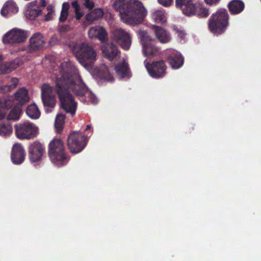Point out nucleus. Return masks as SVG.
<instances>
[{
	"instance_id": "1",
	"label": "nucleus",
	"mask_w": 261,
	"mask_h": 261,
	"mask_svg": "<svg viewBox=\"0 0 261 261\" xmlns=\"http://www.w3.org/2000/svg\"><path fill=\"white\" fill-rule=\"evenodd\" d=\"M59 68L61 76L56 78L55 89L61 102V107L66 112L73 116L77 105L69 90L77 96H83L87 92L88 88L72 62H64Z\"/></svg>"
},
{
	"instance_id": "2",
	"label": "nucleus",
	"mask_w": 261,
	"mask_h": 261,
	"mask_svg": "<svg viewBox=\"0 0 261 261\" xmlns=\"http://www.w3.org/2000/svg\"><path fill=\"white\" fill-rule=\"evenodd\" d=\"M115 9L119 12L122 21L132 25L141 23L146 14L142 3L138 0L125 1Z\"/></svg>"
},
{
	"instance_id": "3",
	"label": "nucleus",
	"mask_w": 261,
	"mask_h": 261,
	"mask_svg": "<svg viewBox=\"0 0 261 261\" xmlns=\"http://www.w3.org/2000/svg\"><path fill=\"white\" fill-rule=\"evenodd\" d=\"M72 50L78 62L86 69L93 68L97 53L91 45L87 43H76Z\"/></svg>"
},
{
	"instance_id": "4",
	"label": "nucleus",
	"mask_w": 261,
	"mask_h": 261,
	"mask_svg": "<svg viewBox=\"0 0 261 261\" xmlns=\"http://www.w3.org/2000/svg\"><path fill=\"white\" fill-rule=\"evenodd\" d=\"M229 16L225 8H219L213 13L207 21L208 29L214 35L224 34L229 25Z\"/></svg>"
},
{
	"instance_id": "5",
	"label": "nucleus",
	"mask_w": 261,
	"mask_h": 261,
	"mask_svg": "<svg viewBox=\"0 0 261 261\" xmlns=\"http://www.w3.org/2000/svg\"><path fill=\"white\" fill-rule=\"evenodd\" d=\"M175 6L187 16H197L205 18L210 14L208 9L202 4L196 3L195 0H175Z\"/></svg>"
},
{
	"instance_id": "6",
	"label": "nucleus",
	"mask_w": 261,
	"mask_h": 261,
	"mask_svg": "<svg viewBox=\"0 0 261 261\" xmlns=\"http://www.w3.org/2000/svg\"><path fill=\"white\" fill-rule=\"evenodd\" d=\"M48 155L53 163L61 167L66 165L69 161L63 141L54 139L49 144Z\"/></svg>"
},
{
	"instance_id": "7",
	"label": "nucleus",
	"mask_w": 261,
	"mask_h": 261,
	"mask_svg": "<svg viewBox=\"0 0 261 261\" xmlns=\"http://www.w3.org/2000/svg\"><path fill=\"white\" fill-rule=\"evenodd\" d=\"M87 142V135L80 132H73L67 138V145L71 153L76 154L85 148Z\"/></svg>"
},
{
	"instance_id": "8",
	"label": "nucleus",
	"mask_w": 261,
	"mask_h": 261,
	"mask_svg": "<svg viewBox=\"0 0 261 261\" xmlns=\"http://www.w3.org/2000/svg\"><path fill=\"white\" fill-rule=\"evenodd\" d=\"M142 51L144 56L150 58L160 54V48L155 45V41L148 36L147 32L141 33Z\"/></svg>"
},
{
	"instance_id": "9",
	"label": "nucleus",
	"mask_w": 261,
	"mask_h": 261,
	"mask_svg": "<svg viewBox=\"0 0 261 261\" xmlns=\"http://www.w3.org/2000/svg\"><path fill=\"white\" fill-rule=\"evenodd\" d=\"M15 134L20 139H31L37 134L38 128L31 122H27L15 125Z\"/></svg>"
},
{
	"instance_id": "10",
	"label": "nucleus",
	"mask_w": 261,
	"mask_h": 261,
	"mask_svg": "<svg viewBox=\"0 0 261 261\" xmlns=\"http://www.w3.org/2000/svg\"><path fill=\"white\" fill-rule=\"evenodd\" d=\"M111 37L124 50H128L132 44L130 35L124 29L116 28L112 29Z\"/></svg>"
},
{
	"instance_id": "11",
	"label": "nucleus",
	"mask_w": 261,
	"mask_h": 261,
	"mask_svg": "<svg viewBox=\"0 0 261 261\" xmlns=\"http://www.w3.org/2000/svg\"><path fill=\"white\" fill-rule=\"evenodd\" d=\"M27 38L26 31L18 29L13 28L6 33L3 38L4 44H14L24 42Z\"/></svg>"
},
{
	"instance_id": "12",
	"label": "nucleus",
	"mask_w": 261,
	"mask_h": 261,
	"mask_svg": "<svg viewBox=\"0 0 261 261\" xmlns=\"http://www.w3.org/2000/svg\"><path fill=\"white\" fill-rule=\"evenodd\" d=\"M53 90V87L47 84H44L41 87V99L47 112L50 111L47 108H53L56 105V95Z\"/></svg>"
},
{
	"instance_id": "13",
	"label": "nucleus",
	"mask_w": 261,
	"mask_h": 261,
	"mask_svg": "<svg viewBox=\"0 0 261 261\" xmlns=\"http://www.w3.org/2000/svg\"><path fill=\"white\" fill-rule=\"evenodd\" d=\"M144 64L149 75L152 77L159 79L165 76L167 66L163 60L154 61L151 64L146 63L145 60Z\"/></svg>"
},
{
	"instance_id": "14",
	"label": "nucleus",
	"mask_w": 261,
	"mask_h": 261,
	"mask_svg": "<svg viewBox=\"0 0 261 261\" xmlns=\"http://www.w3.org/2000/svg\"><path fill=\"white\" fill-rule=\"evenodd\" d=\"M29 157L31 162L40 161L45 154L44 146L38 141H35L31 144L29 147Z\"/></svg>"
},
{
	"instance_id": "15",
	"label": "nucleus",
	"mask_w": 261,
	"mask_h": 261,
	"mask_svg": "<svg viewBox=\"0 0 261 261\" xmlns=\"http://www.w3.org/2000/svg\"><path fill=\"white\" fill-rule=\"evenodd\" d=\"M45 44L43 36L40 33L34 34L29 39V45L26 50L27 52L32 53L41 49Z\"/></svg>"
},
{
	"instance_id": "16",
	"label": "nucleus",
	"mask_w": 261,
	"mask_h": 261,
	"mask_svg": "<svg viewBox=\"0 0 261 261\" xmlns=\"http://www.w3.org/2000/svg\"><path fill=\"white\" fill-rule=\"evenodd\" d=\"M103 56L112 61L115 59L120 51L117 46L112 42L103 44L101 47Z\"/></svg>"
},
{
	"instance_id": "17",
	"label": "nucleus",
	"mask_w": 261,
	"mask_h": 261,
	"mask_svg": "<svg viewBox=\"0 0 261 261\" xmlns=\"http://www.w3.org/2000/svg\"><path fill=\"white\" fill-rule=\"evenodd\" d=\"M25 151L21 144L15 143L14 144L11 151V158L12 162L16 165H19L23 163L25 159Z\"/></svg>"
},
{
	"instance_id": "18",
	"label": "nucleus",
	"mask_w": 261,
	"mask_h": 261,
	"mask_svg": "<svg viewBox=\"0 0 261 261\" xmlns=\"http://www.w3.org/2000/svg\"><path fill=\"white\" fill-rule=\"evenodd\" d=\"M167 62L172 69H177L181 67L184 63V58L177 51H172L167 56Z\"/></svg>"
},
{
	"instance_id": "19",
	"label": "nucleus",
	"mask_w": 261,
	"mask_h": 261,
	"mask_svg": "<svg viewBox=\"0 0 261 261\" xmlns=\"http://www.w3.org/2000/svg\"><path fill=\"white\" fill-rule=\"evenodd\" d=\"M152 29L156 39L161 43H167L171 40L170 33L162 27L153 25Z\"/></svg>"
},
{
	"instance_id": "20",
	"label": "nucleus",
	"mask_w": 261,
	"mask_h": 261,
	"mask_svg": "<svg viewBox=\"0 0 261 261\" xmlns=\"http://www.w3.org/2000/svg\"><path fill=\"white\" fill-rule=\"evenodd\" d=\"M227 7L231 15H237L244 10L245 4L241 0H232L228 4Z\"/></svg>"
},
{
	"instance_id": "21",
	"label": "nucleus",
	"mask_w": 261,
	"mask_h": 261,
	"mask_svg": "<svg viewBox=\"0 0 261 261\" xmlns=\"http://www.w3.org/2000/svg\"><path fill=\"white\" fill-rule=\"evenodd\" d=\"M18 11V8L16 3L13 1H8L5 3L3 7L1 13L4 16H7L8 15L16 13Z\"/></svg>"
},
{
	"instance_id": "22",
	"label": "nucleus",
	"mask_w": 261,
	"mask_h": 261,
	"mask_svg": "<svg viewBox=\"0 0 261 261\" xmlns=\"http://www.w3.org/2000/svg\"><path fill=\"white\" fill-rule=\"evenodd\" d=\"M116 72L121 78H124L130 75V71L128 64L125 60L118 63L115 67Z\"/></svg>"
},
{
	"instance_id": "23",
	"label": "nucleus",
	"mask_w": 261,
	"mask_h": 261,
	"mask_svg": "<svg viewBox=\"0 0 261 261\" xmlns=\"http://www.w3.org/2000/svg\"><path fill=\"white\" fill-rule=\"evenodd\" d=\"M15 97L16 100L18 101L17 104L22 106L28 102L30 98L28 96V90L25 88H21L19 89L15 93Z\"/></svg>"
},
{
	"instance_id": "24",
	"label": "nucleus",
	"mask_w": 261,
	"mask_h": 261,
	"mask_svg": "<svg viewBox=\"0 0 261 261\" xmlns=\"http://www.w3.org/2000/svg\"><path fill=\"white\" fill-rule=\"evenodd\" d=\"M19 66L18 61L14 60L11 62L4 63L0 65V71L3 73H8L16 69Z\"/></svg>"
},
{
	"instance_id": "25",
	"label": "nucleus",
	"mask_w": 261,
	"mask_h": 261,
	"mask_svg": "<svg viewBox=\"0 0 261 261\" xmlns=\"http://www.w3.org/2000/svg\"><path fill=\"white\" fill-rule=\"evenodd\" d=\"M97 76L100 80L111 82H113L114 80L113 76L110 73L108 67L106 66H102L100 67L97 71Z\"/></svg>"
},
{
	"instance_id": "26",
	"label": "nucleus",
	"mask_w": 261,
	"mask_h": 261,
	"mask_svg": "<svg viewBox=\"0 0 261 261\" xmlns=\"http://www.w3.org/2000/svg\"><path fill=\"white\" fill-rule=\"evenodd\" d=\"M27 116L32 119H38L40 116V112L35 103L30 105L25 110Z\"/></svg>"
},
{
	"instance_id": "27",
	"label": "nucleus",
	"mask_w": 261,
	"mask_h": 261,
	"mask_svg": "<svg viewBox=\"0 0 261 261\" xmlns=\"http://www.w3.org/2000/svg\"><path fill=\"white\" fill-rule=\"evenodd\" d=\"M103 15V12L101 9H95L86 15V19L88 21H93L101 18Z\"/></svg>"
},
{
	"instance_id": "28",
	"label": "nucleus",
	"mask_w": 261,
	"mask_h": 261,
	"mask_svg": "<svg viewBox=\"0 0 261 261\" xmlns=\"http://www.w3.org/2000/svg\"><path fill=\"white\" fill-rule=\"evenodd\" d=\"M12 126L9 122H0L1 136H9L12 133Z\"/></svg>"
},
{
	"instance_id": "29",
	"label": "nucleus",
	"mask_w": 261,
	"mask_h": 261,
	"mask_svg": "<svg viewBox=\"0 0 261 261\" xmlns=\"http://www.w3.org/2000/svg\"><path fill=\"white\" fill-rule=\"evenodd\" d=\"M42 10L39 8L28 7L25 11V15L27 18L34 20L37 17L41 14Z\"/></svg>"
},
{
	"instance_id": "30",
	"label": "nucleus",
	"mask_w": 261,
	"mask_h": 261,
	"mask_svg": "<svg viewBox=\"0 0 261 261\" xmlns=\"http://www.w3.org/2000/svg\"><path fill=\"white\" fill-rule=\"evenodd\" d=\"M21 112L22 110L20 107L16 106L10 111L7 118L8 120H18L19 119Z\"/></svg>"
},
{
	"instance_id": "31",
	"label": "nucleus",
	"mask_w": 261,
	"mask_h": 261,
	"mask_svg": "<svg viewBox=\"0 0 261 261\" xmlns=\"http://www.w3.org/2000/svg\"><path fill=\"white\" fill-rule=\"evenodd\" d=\"M11 84L3 85L0 87V93H5L15 88L18 85V80L17 78H12Z\"/></svg>"
},
{
	"instance_id": "32",
	"label": "nucleus",
	"mask_w": 261,
	"mask_h": 261,
	"mask_svg": "<svg viewBox=\"0 0 261 261\" xmlns=\"http://www.w3.org/2000/svg\"><path fill=\"white\" fill-rule=\"evenodd\" d=\"M96 39L104 41L108 38V33L105 29L102 27L97 26Z\"/></svg>"
},
{
	"instance_id": "33",
	"label": "nucleus",
	"mask_w": 261,
	"mask_h": 261,
	"mask_svg": "<svg viewBox=\"0 0 261 261\" xmlns=\"http://www.w3.org/2000/svg\"><path fill=\"white\" fill-rule=\"evenodd\" d=\"M152 18L156 23H163L165 21L164 13L160 10L155 11L152 14Z\"/></svg>"
},
{
	"instance_id": "34",
	"label": "nucleus",
	"mask_w": 261,
	"mask_h": 261,
	"mask_svg": "<svg viewBox=\"0 0 261 261\" xmlns=\"http://www.w3.org/2000/svg\"><path fill=\"white\" fill-rule=\"evenodd\" d=\"M65 115L58 114L55 119V125L56 128L59 129H62L65 122Z\"/></svg>"
},
{
	"instance_id": "35",
	"label": "nucleus",
	"mask_w": 261,
	"mask_h": 261,
	"mask_svg": "<svg viewBox=\"0 0 261 261\" xmlns=\"http://www.w3.org/2000/svg\"><path fill=\"white\" fill-rule=\"evenodd\" d=\"M71 6L75 10V13L76 15V18L77 20H79L83 16V13L80 12V7L78 4L77 1H75L71 3Z\"/></svg>"
},
{
	"instance_id": "36",
	"label": "nucleus",
	"mask_w": 261,
	"mask_h": 261,
	"mask_svg": "<svg viewBox=\"0 0 261 261\" xmlns=\"http://www.w3.org/2000/svg\"><path fill=\"white\" fill-rule=\"evenodd\" d=\"M97 33V26L91 27L88 31V36L91 39L96 38Z\"/></svg>"
},
{
	"instance_id": "37",
	"label": "nucleus",
	"mask_w": 261,
	"mask_h": 261,
	"mask_svg": "<svg viewBox=\"0 0 261 261\" xmlns=\"http://www.w3.org/2000/svg\"><path fill=\"white\" fill-rule=\"evenodd\" d=\"M47 10L48 11V13L45 15V20L46 21H48L49 20H51L53 18V10L51 6H48Z\"/></svg>"
},
{
	"instance_id": "38",
	"label": "nucleus",
	"mask_w": 261,
	"mask_h": 261,
	"mask_svg": "<svg viewBox=\"0 0 261 261\" xmlns=\"http://www.w3.org/2000/svg\"><path fill=\"white\" fill-rule=\"evenodd\" d=\"M159 3L164 7L170 6L173 2V0H158Z\"/></svg>"
},
{
	"instance_id": "39",
	"label": "nucleus",
	"mask_w": 261,
	"mask_h": 261,
	"mask_svg": "<svg viewBox=\"0 0 261 261\" xmlns=\"http://www.w3.org/2000/svg\"><path fill=\"white\" fill-rule=\"evenodd\" d=\"M67 16L68 13L67 12L61 11L59 21L61 22H64L66 20Z\"/></svg>"
},
{
	"instance_id": "40",
	"label": "nucleus",
	"mask_w": 261,
	"mask_h": 261,
	"mask_svg": "<svg viewBox=\"0 0 261 261\" xmlns=\"http://www.w3.org/2000/svg\"><path fill=\"white\" fill-rule=\"evenodd\" d=\"M84 5L86 8L89 9V10L92 9L94 6V4L92 1L85 2Z\"/></svg>"
},
{
	"instance_id": "41",
	"label": "nucleus",
	"mask_w": 261,
	"mask_h": 261,
	"mask_svg": "<svg viewBox=\"0 0 261 261\" xmlns=\"http://www.w3.org/2000/svg\"><path fill=\"white\" fill-rule=\"evenodd\" d=\"M38 0H35L29 3L28 5V7L31 8H39L38 6Z\"/></svg>"
},
{
	"instance_id": "42",
	"label": "nucleus",
	"mask_w": 261,
	"mask_h": 261,
	"mask_svg": "<svg viewBox=\"0 0 261 261\" xmlns=\"http://www.w3.org/2000/svg\"><path fill=\"white\" fill-rule=\"evenodd\" d=\"M125 1H126V0H115L113 4L114 8L115 9L116 8L120 7L121 4Z\"/></svg>"
},
{
	"instance_id": "43",
	"label": "nucleus",
	"mask_w": 261,
	"mask_h": 261,
	"mask_svg": "<svg viewBox=\"0 0 261 261\" xmlns=\"http://www.w3.org/2000/svg\"><path fill=\"white\" fill-rule=\"evenodd\" d=\"M176 33L177 34L178 36L181 39H184L185 37L186 34L183 31L179 30L178 29L176 30Z\"/></svg>"
},
{
	"instance_id": "44",
	"label": "nucleus",
	"mask_w": 261,
	"mask_h": 261,
	"mask_svg": "<svg viewBox=\"0 0 261 261\" xmlns=\"http://www.w3.org/2000/svg\"><path fill=\"white\" fill-rule=\"evenodd\" d=\"M69 8V4L68 3H64L62 5V9L61 11L67 12L68 13Z\"/></svg>"
},
{
	"instance_id": "45",
	"label": "nucleus",
	"mask_w": 261,
	"mask_h": 261,
	"mask_svg": "<svg viewBox=\"0 0 261 261\" xmlns=\"http://www.w3.org/2000/svg\"><path fill=\"white\" fill-rule=\"evenodd\" d=\"M6 115V110L4 109H0V120L4 119Z\"/></svg>"
},
{
	"instance_id": "46",
	"label": "nucleus",
	"mask_w": 261,
	"mask_h": 261,
	"mask_svg": "<svg viewBox=\"0 0 261 261\" xmlns=\"http://www.w3.org/2000/svg\"><path fill=\"white\" fill-rule=\"evenodd\" d=\"M220 0H205V2L210 5H214L218 4Z\"/></svg>"
},
{
	"instance_id": "47",
	"label": "nucleus",
	"mask_w": 261,
	"mask_h": 261,
	"mask_svg": "<svg viewBox=\"0 0 261 261\" xmlns=\"http://www.w3.org/2000/svg\"><path fill=\"white\" fill-rule=\"evenodd\" d=\"M38 6L41 7H45L46 5V3L45 0H38Z\"/></svg>"
},
{
	"instance_id": "48",
	"label": "nucleus",
	"mask_w": 261,
	"mask_h": 261,
	"mask_svg": "<svg viewBox=\"0 0 261 261\" xmlns=\"http://www.w3.org/2000/svg\"><path fill=\"white\" fill-rule=\"evenodd\" d=\"M91 128V125L88 124L86 126L85 131L86 132V131L88 130L89 129H90Z\"/></svg>"
},
{
	"instance_id": "49",
	"label": "nucleus",
	"mask_w": 261,
	"mask_h": 261,
	"mask_svg": "<svg viewBox=\"0 0 261 261\" xmlns=\"http://www.w3.org/2000/svg\"><path fill=\"white\" fill-rule=\"evenodd\" d=\"M57 39V38L55 36H53L51 39H50V40L49 41V43H51V41H55Z\"/></svg>"
}]
</instances>
